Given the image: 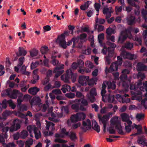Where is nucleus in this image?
<instances>
[{
  "label": "nucleus",
  "mask_w": 147,
  "mask_h": 147,
  "mask_svg": "<svg viewBox=\"0 0 147 147\" xmlns=\"http://www.w3.org/2000/svg\"><path fill=\"white\" fill-rule=\"evenodd\" d=\"M56 110L55 112V114L49 111V113L51 114L52 118L49 117V119L50 120L53 121L55 122H57L58 120L55 119L53 117H56L57 118L62 117L63 116V113H67L68 112V109L67 107H62L61 110L60 109H58L57 107L55 108Z\"/></svg>",
  "instance_id": "nucleus-3"
},
{
  "label": "nucleus",
  "mask_w": 147,
  "mask_h": 147,
  "mask_svg": "<svg viewBox=\"0 0 147 147\" xmlns=\"http://www.w3.org/2000/svg\"><path fill=\"white\" fill-rule=\"evenodd\" d=\"M113 126H110L109 127L108 130L110 133L111 134H115V130L114 129V127Z\"/></svg>",
  "instance_id": "nucleus-59"
},
{
  "label": "nucleus",
  "mask_w": 147,
  "mask_h": 147,
  "mask_svg": "<svg viewBox=\"0 0 147 147\" xmlns=\"http://www.w3.org/2000/svg\"><path fill=\"white\" fill-rule=\"evenodd\" d=\"M117 61L114 62L111 64L109 69V71L112 72L116 71L117 70L119 66L121 64L122 58L120 56L117 57Z\"/></svg>",
  "instance_id": "nucleus-13"
},
{
  "label": "nucleus",
  "mask_w": 147,
  "mask_h": 147,
  "mask_svg": "<svg viewBox=\"0 0 147 147\" xmlns=\"http://www.w3.org/2000/svg\"><path fill=\"white\" fill-rule=\"evenodd\" d=\"M87 35L85 33L81 34L79 37L75 38H73V46L78 48H80L82 47V42L85 41Z\"/></svg>",
  "instance_id": "nucleus-5"
},
{
  "label": "nucleus",
  "mask_w": 147,
  "mask_h": 147,
  "mask_svg": "<svg viewBox=\"0 0 147 147\" xmlns=\"http://www.w3.org/2000/svg\"><path fill=\"white\" fill-rule=\"evenodd\" d=\"M7 136L6 133L4 134H2L0 136V142L4 146V144H6L5 143V139H6L7 138Z\"/></svg>",
  "instance_id": "nucleus-32"
},
{
  "label": "nucleus",
  "mask_w": 147,
  "mask_h": 147,
  "mask_svg": "<svg viewBox=\"0 0 147 147\" xmlns=\"http://www.w3.org/2000/svg\"><path fill=\"white\" fill-rule=\"evenodd\" d=\"M96 23L97 24H102L105 23V20L104 19L101 18L99 19L98 18H96Z\"/></svg>",
  "instance_id": "nucleus-49"
},
{
  "label": "nucleus",
  "mask_w": 147,
  "mask_h": 147,
  "mask_svg": "<svg viewBox=\"0 0 147 147\" xmlns=\"http://www.w3.org/2000/svg\"><path fill=\"white\" fill-rule=\"evenodd\" d=\"M34 80L31 81V82L32 84H35L39 79V77L37 75H33Z\"/></svg>",
  "instance_id": "nucleus-46"
},
{
  "label": "nucleus",
  "mask_w": 147,
  "mask_h": 147,
  "mask_svg": "<svg viewBox=\"0 0 147 147\" xmlns=\"http://www.w3.org/2000/svg\"><path fill=\"white\" fill-rule=\"evenodd\" d=\"M38 51L35 48L32 49L29 51V53L31 57H33L37 55Z\"/></svg>",
  "instance_id": "nucleus-30"
},
{
  "label": "nucleus",
  "mask_w": 147,
  "mask_h": 147,
  "mask_svg": "<svg viewBox=\"0 0 147 147\" xmlns=\"http://www.w3.org/2000/svg\"><path fill=\"white\" fill-rule=\"evenodd\" d=\"M107 38L109 42L110 41H111L113 42H115V37L113 36H107Z\"/></svg>",
  "instance_id": "nucleus-52"
},
{
  "label": "nucleus",
  "mask_w": 147,
  "mask_h": 147,
  "mask_svg": "<svg viewBox=\"0 0 147 147\" xmlns=\"http://www.w3.org/2000/svg\"><path fill=\"white\" fill-rule=\"evenodd\" d=\"M142 27L146 29L143 32V35L145 38H146L147 36V26L144 24L142 25Z\"/></svg>",
  "instance_id": "nucleus-50"
},
{
  "label": "nucleus",
  "mask_w": 147,
  "mask_h": 147,
  "mask_svg": "<svg viewBox=\"0 0 147 147\" xmlns=\"http://www.w3.org/2000/svg\"><path fill=\"white\" fill-rule=\"evenodd\" d=\"M56 56L55 55H53L51 57V58L52 59L51 61V63L53 65L56 66H59L60 65V64L59 63L58 61L55 59L56 57Z\"/></svg>",
  "instance_id": "nucleus-35"
},
{
  "label": "nucleus",
  "mask_w": 147,
  "mask_h": 147,
  "mask_svg": "<svg viewBox=\"0 0 147 147\" xmlns=\"http://www.w3.org/2000/svg\"><path fill=\"white\" fill-rule=\"evenodd\" d=\"M89 79V77L84 76H80L78 80L79 83L83 86L86 85Z\"/></svg>",
  "instance_id": "nucleus-19"
},
{
  "label": "nucleus",
  "mask_w": 147,
  "mask_h": 147,
  "mask_svg": "<svg viewBox=\"0 0 147 147\" xmlns=\"http://www.w3.org/2000/svg\"><path fill=\"white\" fill-rule=\"evenodd\" d=\"M112 115V113H110L108 115H105L102 117H101L100 116H98L100 123H102L103 125L104 131H105L110 117Z\"/></svg>",
  "instance_id": "nucleus-11"
},
{
  "label": "nucleus",
  "mask_w": 147,
  "mask_h": 147,
  "mask_svg": "<svg viewBox=\"0 0 147 147\" xmlns=\"http://www.w3.org/2000/svg\"><path fill=\"white\" fill-rule=\"evenodd\" d=\"M28 135L27 132L26 131H23L22 133L21 134V137L23 138H24L26 137Z\"/></svg>",
  "instance_id": "nucleus-62"
},
{
  "label": "nucleus",
  "mask_w": 147,
  "mask_h": 147,
  "mask_svg": "<svg viewBox=\"0 0 147 147\" xmlns=\"http://www.w3.org/2000/svg\"><path fill=\"white\" fill-rule=\"evenodd\" d=\"M91 2L87 1L85 2L84 4L81 5L80 7V9L82 10H85L89 6Z\"/></svg>",
  "instance_id": "nucleus-34"
},
{
  "label": "nucleus",
  "mask_w": 147,
  "mask_h": 147,
  "mask_svg": "<svg viewBox=\"0 0 147 147\" xmlns=\"http://www.w3.org/2000/svg\"><path fill=\"white\" fill-rule=\"evenodd\" d=\"M27 128L28 130L30 132V136L31 137H33V136L31 133V132H32L33 131H34V133L35 134V138L36 139H38L41 137V134L40 131L37 128L35 127L34 125H32L29 126L27 127Z\"/></svg>",
  "instance_id": "nucleus-8"
},
{
  "label": "nucleus",
  "mask_w": 147,
  "mask_h": 147,
  "mask_svg": "<svg viewBox=\"0 0 147 147\" xmlns=\"http://www.w3.org/2000/svg\"><path fill=\"white\" fill-rule=\"evenodd\" d=\"M104 34L103 33L99 34L98 36V41L100 45H101L102 41L104 39Z\"/></svg>",
  "instance_id": "nucleus-44"
},
{
  "label": "nucleus",
  "mask_w": 147,
  "mask_h": 147,
  "mask_svg": "<svg viewBox=\"0 0 147 147\" xmlns=\"http://www.w3.org/2000/svg\"><path fill=\"white\" fill-rule=\"evenodd\" d=\"M127 37L130 39L133 38L131 32L129 31L126 30L122 32L119 37L118 42L119 43H122Z\"/></svg>",
  "instance_id": "nucleus-10"
},
{
  "label": "nucleus",
  "mask_w": 147,
  "mask_h": 147,
  "mask_svg": "<svg viewBox=\"0 0 147 147\" xmlns=\"http://www.w3.org/2000/svg\"><path fill=\"white\" fill-rule=\"evenodd\" d=\"M95 8L97 12L98 13L99 12V9L100 7V5L97 3H96L94 5Z\"/></svg>",
  "instance_id": "nucleus-58"
},
{
  "label": "nucleus",
  "mask_w": 147,
  "mask_h": 147,
  "mask_svg": "<svg viewBox=\"0 0 147 147\" xmlns=\"http://www.w3.org/2000/svg\"><path fill=\"white\" fill-rule=\"evenodd\" d=\"M114 96L113 95H109L108 99V101L110 102H113L114 101Z\"/></svg>",
  "instance_id": "nucleus-54"
},
{
  "label": "nucleus",
  "mask_w": 147,
  "mask_h": 147,
  "mask_svg": "<svg viewBox=\"0 0 147 147\" xmlns=\"http://www.w3.org/2000/svg\"><path fill=\"white\" fill-rule=\"evenodd\" d=\"M20 55L25 56L27 53V51L23 47H20L18 49Z\"/></svg>",
  "instance_id": "nucleus-31"
},
{
  "label": "nucleus",
  "mask_w": 147,
  "mask_h": 147,
  "mask_svg": "<svg viewBox=\"0 0 147 147\" xmlns=\"http://www.w3.org/2000/svg\"><path fill=\"white\" fill-rule=\"evenodd\" d=\"M66 96L69 98H73L75 96V94L70 92L66 94Z\"/></svg>",
  "instance_id": "nucleus-61"
},
{
  "label": "nucleus",
  "mask_w": 147,
  "mask_h": 147,
  "mask_svg": "<svg viewBox=\"0 0 147 147\" xmlns=\"http://www.w3.org/2000/svg\"><path fill=\"white\" fill-rule=\"evenodd\" d=\"M144 117V115L143 113H138L136 114V118L139 121L143 120Z\"/></svg>",
  "instance_id": "nucleus-41"
},
{
  "label": "nucleus",
  "mask_w": 147,
  "mask_h": 147,
  "mask_svg": "<svg viewBox=\"0 0 147 147\" xmlns=\"http://www.w3.org/2000/svg\"><path fill=\"white\" fill-rule=\"evenodd\" d=\"M137 69L138 71H147V67L141 63H138L137 64Z\"/></svg>",
  "instance_id": "nucleus-27"
},
{
  "label": "nucleus",
  "mask_w": 147,
  "mask_h": 147,
  "mask_svg": "<svg viewBox=\"0 0 147 147\" xmlns=\"http://www.w3.org/2000/svg\"><path fill=\"white\" fill-rule=\"evenodd\" d=\"M106 84L107 85L108 89H111L113 90L115 88L116 86L115 83L113 82L112 83L111 82H104L102 85V89L101 91V94L102 96V100L104 101H105L104 97V95L106 92V91L105 90Z\"/></svg>",
  "instance_id": "nucleus-6"
},
{
  "label": "nucleus",
  "mask_w": 147,
  "mask_h": 147,
  "mask_svg": "<svg viewBox=\"0 0 147 147\" xmlns=\"http://www.w3.org/2000/svg\"><path fill=\"white\" fill-rule=\"evenodd\" d=\"M142 85L141 82L137 84V86L133 85L131 86L130 89L132 90L131 93L132 95V99L133 100H140L142 99V94H144L145 97L147 96V82H146L143 84L144 88L140 87L139 89L142 91V92L137 91L136 90Z\"/></svg>",
  "instance_id": "nucleus-1"
},
{
  "label": "nucleus",
  "mask_w": 147,
  "mask_h": 147,
  "mask_svg": "<svg viewBox=\"0 0 147 147\" xmlns=\"http://www.w3.org/2000/svg\"><path fill=\"white\" fill-rule=\"evenodd\" d=\"M133 45L129 42L127 43L125 46V47L128 49H131L133 47Z\"/></svg>",
  "instance_id": "nucleus-63"
},
{
  "label": "nucleus",
  "mask_w": 147,
  "mask_h": 147,
  "mask_svg": "<svg viewBox=\"0 0 147 147\" xmlns=\"http://www.w3.org/2000/svg\"><path fill=\"white\" fill-rule=\"evenodd\" d=\"M133 129L136 128L137 130V134H142V126L140 125H137L135 123H134L132 125Z\"/></svg>",
  "instance_id": "nucleus-26"
},
{
  "label": "nucleus",
  "mask_w": 147,
  "mask_h": 147,
  "mask_svg": "<svg viewBox=\"0 0 147 147\" xmlns=\"http://www.w3.org/2000/svg\"><path fill=\"white\" fill-rule=\"evenodd\" d=\"M85 65L86 66L90 68V69L92 68L93 67V65L92 63L89 61H87L85 63Z\"/></svg>",
  "instance_id": "nucleus-53"
},
{
  "label": "nucleus",
  "mask_w": 147,
  "mask_h": 147,
  "mask_svg": "<svg viewBox=\"0 0 147 147\" xmlns=\"http://www.w3.org/2000/svg\"><path fill=\"white\" fill-rule=\"evenodd\" d=\"M85 47L84 46H82L80 48L82 50L83 53L86 55H89L90 54L91 49L90 48H88L86 50H84Z\"/></svg>",
  "instance_id": "nucleus-36"
},
{
  "label": "nucleus",
  "mask_w": 147,
  "mask_h": 147,
  "mask_svg": "<svg viewBox=\"0 0 147 147\" xmlns=\"http://www.w3.org/2000/svg\"><path fill=\"white\" fill-rule=\"evenodd\" d=\"M122 121L125 122V125L127 124H131L132 122L129 120V116L126 113H123L121 115Z\"/></svg>",
  "instance_id": "nucleus-21"
},
{
  "label": "nucleus",
  "mask_w": 147,
  "mask_h": 147,
  "mask_svg": "<svg viewBox=\"0 0 147 147\" xmlns=\"http://www.w3.org/2000/svg\"><path fill=\"white\" fill-rule=\"evenodd\" d=\"M7 101L6 100H4L2 102L1 104L0 103V105L1 106L2 109H5L7 107Z\"/></svg>",
  "instance_id": "nucleus-48"
},
{
  "label": "nucleus",
  "mask_w": 147,
  "mask_h": 147,
  "mask_svg": "<svg viewBox=\"0 0 147 147\" xmlns=\"http://www.w3.org/2000/svg\"><path fill=\"white\" fill-rule=\"evenodd\" d=\"M39 63L38 62H33L32 63L31 65V69H34L38 65Z\"/></svg>",
  "instance_id": "nucleus-56"
},
{
  "label": "nucleus",
  "mask_w": 147,
  "mask_h": 147,
  "mask_svg": "<svg viewBox=\"0 0 147 147\" xmlns=\"http://www.w3.org/2000/svg\"><path fill=\"white\" fill-rule=\"evenodd\" d=\"M84 64V63L82 60H80L78 63H74L72 65L71 68L73 69H76L78 67H82Z\"/></svg>",
  "instance_id": "nucleus-25"
},
{
  "label": "nucleus",
  "mask_w": 147,
  "mask_h": 147,
  "mask_svg": "<svg viewBox=\"0 0 147 147\" xmlns=\"http://www.w3.org/2000/svg\"><path fill=\"white\" fill-rule=\"evenodd\" d=\"M113 12V11L111 9V7L109 8H105L103 10V13L106 15V18H108L111 16V13Z\"/></svg>",
  "instance_id": "nucleus-23"
},
{
  "label": "nucleus",
  "mask_w": 147,
  "mask_h": 147,
  "mask_svg": "<svg viewBox=\"0 0 147 147\" xmlns=\"http://www.w3.org/2000/svg\"><path fill=\"white\" fill-rule=\"evenodd\" d=\"M76 104H73L71 106V108L77 111L80 110L83 111L86 110V107L87 106L88 103L87 101L84 98L81 99H77L73 101Z\"/></svg>",
  "instance_id": "nucleus-2"
},
{
  "label": "nucleus",
  "mask_w": 147,
  "mask_h": 147,
  "mask_svg": "<svg viewBox=\"0 0 147 147\" xmlns=\"http://www.w3.org/2000/svg\"><path fill=\"white\" fill-rule=\"evenodd\" d=\"M19 91L17 90H14L12 95H11V97L13 98H16L17 97V95Z\"/></svg>",
  "instance_id": "nucleus-47"
},
{
  "label": "nucleus",
  "mask_w": 147,
  "mask_h": 147,
  "mask_svg": "<svg viewBox=\"0 0 147 147\" xmlns=\"http://www.w3.org/2000/svg\"><path fill=\"white\" fill-rule=\"evenodd\" d=\"M39 90V89L36 87H34L29 89L28 91L31 94L33 95L35 94Z\"/></svg>",
  "instance_id": "nucleus-39"
},
{
  "label": "nucleus",
  "mask_w": 147,
  "mask_h": 147,
  "mask_svg": "<svg viewBox=\"0 0 147 147\" xmlns=\"http://www.w3.org/2000/svg\"><path fill=\"white\" fill-rule=\"evenodd\" d=\"M90 96L89 94H87V97L92 102H93L95 100V98L94 97V96H96V92L95 88H92L90 91Z\"/></svg>",
  "instance_id": "nucleus-20"
},
{
  "label": "nucleus",
  "mask_w": 147,
  "mask_h": 147,
  "mask_svg": "<svg viewBox=\"0 0 147 147\" xmlns=\"http://www.w3.org/2000/svg\"><path fill=\"white\" fill-rule=\"evenodd\" d=\"M46 129L47 130H49L50 129L52 131L54 129V124L52 122H48L47 121H46Z\"/></svg>",
  "instance_id": "nucleus-29"
},
{
  "label": "nucleus",
  "mask_w": 147,
  "mask_h": 147,
  "mask_svg": "<svg viewBox=\"0 0 147 147\" xmlns=\"http://www.w3.org/2000/svg\"><path fill=\"white\" fill-rule=\"evenodd\" d=\"M127 20L128 24L131 25L135 22V18L132 16L128 17L127 18Z\"/></svg>",
  "instance_id": "nucleus-40"
},
{
  "label": "nucleus",
  "mask_w": 147,
  "mask_h": 147,
  "mask_svg": "<svg viewBox=\"0 0 147 147\" xmlns=\"http://www.w3.org/2000/svg\"><path fill=\"white\" fill-rule=\"evenodd\" d=\"M97 81V79L96 78H95L92 79L90 80H88V82H88V84L89 85L91 86L94 84H96V82Z\"/></svg>",
  "instance_id": "nucleus-45"
},
{
  "label": "nucleus",
  "mask_w": 147,
  "mask_h": 147,
  "mask_svg": "<svg viewBox=\"0 0 147 147\" xmlns=\"http://www.w3.org/2000/svg\"><path fill=\"white\" fill-rule=\"evenodd\" d=\"M21 121L19 120L16 119L13 122V125L10 129V131L12 132L16 131L19 129L20 127V123Z\"/></svg>",
  "instance_id": "nucleus-17"
},
{
  "label": "nucleus",
  "mask_w": 147,
  "mask_h": 147,
  "mask_svg": "<svg viewBox=\"0 0 147 147\" xmlns=\"http://www.w3.org/2000/svg\"><path fill=\"white\" fill-rule=\"evenodd\" d=\"M110 126L115 127L116 126L117 129L118 130V132L120 134L122 133L121 127L119 123L118 117L117 116L113 117L110 120Z\"/></svg>",
  "instance_id": "nucleus-7"
},
{
  "label": "nucleus",
  "mask_w": 147,
  "mask_h": 147,
  "mask_svg": "<svg viewBox=\"0 0 147 147\" xmlns=\"http://www.w3.org/2000/svg\"><path fill=\"white\" fill-rule=\"evenodd\" d=\"M92 125L93 129L95 130L98 133L100 132V127L95 120H92Z\"/></svg>",
  "instance_id": "nucleus-28"
},
{
  "label": "nucleus",
  "mask_w": 147,
  "mask_h": 147,
  "mask_svg": "<svg viewBox=\"0 0 147 147\" xmlns=\"http://www.w3.org/2000/svg\"><path fill=\"white\" fill-rule=\"evenodd\" d=\"M40 51L42 54H45L49 51L48 47L46 46L42 47L40 49Z\"/></svg>",
  "instance_id": "nucleus-43"
},
{
  "label": "nucleus",
  "mask_w": 147,
  "mask_h": 147,
  "mask_svg": "<svg viewBox=\"0 0 147 147\" xmlns=\"http://www.w3.org/2000/svg\"><path fill=\"white\" fill-rule=\"evenodd\" d=\"M68 134V132H66V130L65 128H63L61 130V133L60 134H59L55 135V137L57 138L55 140V142L60 143H65L67 141L63 140L59 138H63L65 136H67Z\"/></svg>",
  "instance_id": "nucleus-9"
},
{
  "label": "nucleus",
  "mask_w": 147,
  "mask_h": 147,
  "mask_svg": "<svg viewBox=\"0 0 147 147\" xmlns=\"http://www.w3.org/2000/svg\"><path fill=\"white\" fill-rule=\"evenodd\" d=\"M40 100L39 97H35L31 100V104L32 106L37 105L40 102Z\"/></svg>",
  "instance_id": "nucleus-33"
},
{
  "label": "nucleus",
  "mask_w": 147,
  "mask_h": 147,
  "mask_svg": "<svg viewBox=\"0 0 147 147\" xmlns=\"http://www.w3.org/2000/svg\"><path fill=\"white\" fill-rule=\"evenodd\" d=\"M91 127V122L89 119H87L83 121L82 129L83 131H85L90 129Z\"/></svg>",
  "instance_id": "nucleus-16"
},
{
  "label": "nucleus",
  "mask_w": 147,
  "mask_h": 147,
  "mask_svg": "<svg viewBox=\"0 0 147 147\" xmlns=\"http://www.w3.org/2000/svg\"><path fill=\"white\" fill-rule=\"evenodd\" d=\"M138 142L139 144H142L144 146H147V142H146V140L145 139H139L138 140Z\"/></svg>",
  "instance_id": "nucleus-42"
},
{
  "label": "nucleus",
  "mask_w": 147,
  "mask_h": 147,
  "mask_svg": "<svg viewBox=\"0 0 147 147\" xmlns=\"http://www.w3.org/2000/svg\"><path fill=\"white\" fill-rule=\"evenodd\" d=\"M106 33L107 34V36H110L113 34L115 33V28H109L106 30Z\"/></svg>",
  "instance_id": "nucleus-38"
},
{
  "label": "nucleus",
  "mask_w": 147,
  "mask_h": 147,
  "mask_svg": "<svg viewBox=\"0 0 147 147\" xmlns=\"http://www.w3.org/2000/svg\"><path fill=\"white\" fill-rule=\"evenodd\" d=\"M121 55L124 58H127L130 59H132L136 58V56L134 55L131 54L126 51H122Z\"/></svg>",
  "instance_id": "nucleus-18"
},
{
  "label": "nucleus",
  "mask_w": 147,
  "mask_h": 147,
  "mask_svg": "<svg viewBox=\"0 0 147 147\" xmlns=\"http://www.w3.org/2000/svg\"><path fill=\"white\" fill-rule=\"evenodd\" d=\"M44 31L45 32L50 30L51 29V27L49 25H47L43 27Z\"/></svg>",
  "instance_id": "nucleus-60"
},
{
  "label": "nucleus",
  "mask_w": 147,
  "mask_h": 147,
  "mask_svg": "<svg viewBox=\"0 0 147 147\" xmlns=\"http://www.w3.org/2000/svg\"><path fill=\"white\" fill-rule=\"evenodd\" d=\"M61 68L59 67H56L54 71V72L56 73L55 75V77L57 78L61 74L63 73V71L61 69H62L63 68V65L62 64L61 65Z\"/></svg>",
  "instance_id": "nucleus-22"
},
{
  "label": "nucleus",
  "mask_w": 147,
  "mask_h": 147,
  "mask_svg": "<svg viewBox=\"0 0 147 147\" xmlns=\"http://www.w3.org/2000/svg\"><path fill=\"white\" fill-rule=\"evenodd\" d=\"M86 115L84 113H78L77 114L72 116L71 120L73 122H76L84 120L86 118Z\"/></svg>",
  "instance_id": "nucleus-14"
},
{
  "label": "nucleus",
  "mask_w": 147,
  "mask_h": 147,
  "mask_svg": "<svg viewBox=\"0 0 147 147\" xmlns=\"http://www.w3.org/2000/svg\"><path fill=\"white\" fill-rule=\"evenodd\" d=\"M69 34L68 32H65L64 34H62L59 36L57 40L59 45L63 48H65L67 47L66 42L65 39V36H67Z\"/></svg>",
  "instance_id": "nucleus-12"
},
{
  "label": "nucleus",
  "mask_w": 147,
  "mask_h": 147,
  "mask_svg": "<svg viewBox=\"0 0 147 147\" xmlns=\"http://www.w3.org/2000/svg\"><path fill=\"white\" fill-rule=\"evenodd\" d=\"M141 104L145 108H147V99H145L142 100V101Z\"/></svg>",
  "instance_id": "nucleus-57"
},
{
  "label": "nucleus",
  "mask_w": 147,
  "mask_h": 147,
  "mask_svg": "<svg viewBox=\"0 0 147 147\" xmlns=\"http://www.w3.org/2000/svg\"><path fill=\"white\" fill-rule=\"evenodd\" d=\"M66 75H63L61 76V80L67 83L69 82V79L70 78L73 82H74L75 81L77 76L76 74H73L71 69L68 70L66 71Z\"/></svg>",
  "instance_id": "nucleus-4"
},
{
  "label": "nucleus",
  "mask_w": 147,
  "mask_h": 147,
  "mask_svg": "<svg viewBox=\"0 0 147 147\" xmlns=\"http://www.w3.org/2000/svg\"><path fill=\"white\" fill-rule=\"evenodd\" d=\"M108 51V56L106 57V64H109L110 63L111 61L110 59L109 58V57H112L114 53V50L112 49L111 51L109 50V49H107L105 46L104 47V48L102 50V52L104 54H106L107 53V51Z\"/></svg>",
  "instance_id": "nucleus-15"
},
{
  "label": "nucleus",
  "mask_w": 147,
  "mask_h": 147,
  "mask_svg": "<svg viewBox=\"0 0 147 147\" xmlns=\"http://www.w3.org/2000/svg\"><path fill=\"white\" fill-rule=\"evenodd\" d=\"M70 138L72 140H75L76 138V136L75 133L73 132L71 133L69 135Z\"/></svg>",
  "instance_id": "nucleus-55"
},
{
  "label": "nucleus",
  "mask_w": 147,
  "mask_h": 147,
  "mask_svg": "<svg viewBox=\"0 0 147 147\" xmlns=\"http://www.w3.org/2000/svg\"><path fill=\"white\" fill-rule=\"evenodd\" d=\"M25 58L24 57H22L19 58V63L17 66H15V71L16 72H18L19 71V69H20L24 61Z\"/></svg>",
  "instance_id": "nucleus-24"
},
{
  "label": "nucleus",
  "mask_w": 147,
  "mask_h": 147,
  "mask_svg": "<svg viewBox=\"0 0 147 147\" xmlns=\"http://www.w3.org/2000/svg\"><path fill=\"white\" fill-rule=\"evenodd\" d=\"M7 102L9 104V106L11 108L13 109H14L16 107V105L11 100H9L7 101Z\"/></svg>",
  "instance_id": "nucleus-51"
},
{
  "label": "nucleus",
  "mask_w": 147,
  "mask_h": 147,
  "mask_svg": "<svg viewBox=\"0 0 147 147\" xmlns=\"http://www.w3.org/2000/svg\"><path fill=\"white\" fill-rule=\"evenodd\" d=\"M61 90L63 92L65 93L67 91H70L71 90V88L69 86L65 84L62 86Z\"/></svg>",
  "instance_id": "nucleus-37"
},
{
  "label": "nucleus",
  "mask_w": 147,
  "mask_h": 147,
  "mask_svg": "<svg viewBox=\"0 0 147 147\" xmlns=\"http://www.w3.org/2000/svg\"><path fill=\"white\" fill-rule=\"evenodd\" d=\"M15 145L13 143H9L8 144H4V147H15Z\"/></svg>",
  "instance_id": "nucleus-64"
}]
</instances>
